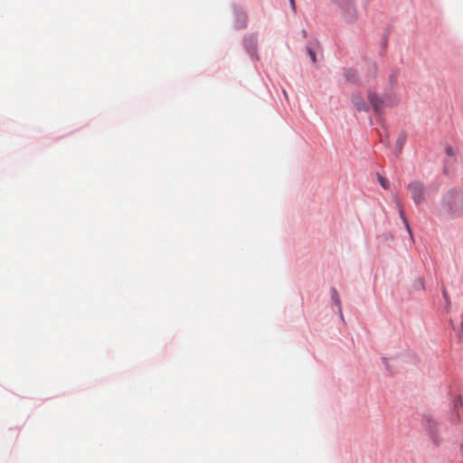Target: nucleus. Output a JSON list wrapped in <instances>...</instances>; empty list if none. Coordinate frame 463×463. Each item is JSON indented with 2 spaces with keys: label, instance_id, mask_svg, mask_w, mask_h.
<instances>
[{
  "label": "nucleus",
  "instance_id": "nucleus-1",
  "mask_svg": "<svg viewBox=\"0 0 463 463\" xmlns=\"http://www.w3.org/2000/svg\"><path fill=\"white\" fill-rule=\"evenodd\" d=\"M441 214L448 217L458 216L463 213V194L450 193L442 202Z\"/></svg>",
  "mask_w": 463,
  "mask_h": 463
},
{
  "label": "nucleus",
  "instance_id": "nucleus-2",
  "mask_svg": "<svg viewBox=\"0 0 463 463\" xmlns=\"http://www.w3.org/2000/svg\"><path fill=\"white\" fill-rule=\"evenodd\" d=\"M367 98L374 113L377 115L383 114L385 107L393 106L397 103L396 97L392 95L380 97L373 90L368 92Z\"/></svg>",
  "mask_w": 463,
  "mask_h": 463
},
{
  "label": "nucleus",
  "instance_id": "nucleus-3",
  "mask_svg": "<svg viewBox=\"0 0 463 463\" xmlns=\"http://www.w3.org/2000/svg\"><path fill=\"white\" fill-rule=\"evenodd\" d=\"M408 189L411 193L412 200L419 204L424 201V186L421 183L413 181L408 184Z\"/></svg>",
  "mask_w": 463,
  "mask_h": 463
},
{
  "label": "nucleus",
  "instance_id": "nucleus-4",
  "mask_svg": "<svg viewBox=\"0 0 463 463\" xmlns=\"http://www.w3.org/2000/svg\"><path fill=\"white\" fill-rule=\"evenodd\" d=\"M423 420L428 432L431 438H434V435L437 433V422L432 419L430 415H425Z\"/></svg>",
  "mask_w": 463,
  "mask_h": 463
},
{
  "label": "nucleus",
  "instance_id": "nucleus-5",
  "mask_svg": "<svg viewBox=\"0 0 463 463\" xmlns=\"http://www.w3.org/2000/svg\"><path fill=\"white\" fill-rule=\"evenodd\" d=\"M341 7L345 12L346 18L349 22H353L354 20L356 19V16H357L356 10L354 5H353V9L351 7L347 8L346 6H341Z\"/></svg>",
  "mask_w": 463,
  "mask_h": 463
},
{
  "label": "nucleus",
  "instance_id": "nucleus-6",
  "mask_svg": "<svg viewBox=\"0 0 463 463\" xmlns=\"http://www.w3.org/2000/svg\"><path fill=\"white\" fill-rule=\"evenodd\" d=\"M353 102L358 110L367 111L369 109L368 106L363 101L362 98L360 97H354Z\"/></svg>",
  "mask_w": 463,
  "mask_h": 463
},
{
  "label": "nucleus",
  "instance_id": "nucleus-7",
  "mask_svg": "<svg viewBox=\"0 0 463 463\" xmlns=\"http://www.w3.org/2000/svg\"><path fill=\"white\" fill-rule=\"evenodd\" d=\"M331 297L335 304L338 307L339 313L342 314L341 301L337 290L335 288H331Z\"/></svg>",
  "mask_w": 463,
  "mask_h": 463
},
{
  "label": "nucleus",
  "instance_id": "nucleus-8",
  "mask_svg": "<svg viewBox=\"0 0 463 463\" xmlns=\"http://www.w3.org/2000/svg\"><path fill=\"white\" fill-rule=\"evenodd\" d=\"M395 202H396L397 207L399 209L400 215L402 218V220H403V222H404L408 231L410 232V226H409L408 222H407V220L405 218L403 208H402L400 201L396 197H395Z\"/></svg>",
  "mask_w": 463,
  "mask_h": 463
},
{
  "label": "nucleus",
  "instance_id": "nucleus-9",
  "mask_svg": "<svg viewBox=\"0 0 463 463\" xmlns=\"http://www.w3.org/2000/svg\"><path fill=\"white\" fill-rule=\"evenodd\" d=\"M345 78L349 81H355L357 79L356 71L353 69H349L345 72Z\"/></svg>",
  "mask_w": 463,
  "mask_h": 463
},
{
  "label": "nucleus",
  "instance_id": "nucleus-10",
  "mask_svg": "<svg viewBox=\"0 0 463 463\" xmlns=\"http://www.w3.org/2000/svg\"><path fill=\"white\" fill-rule=\"evenodd\" d=\"M340 6H346L347 8L351 7L353 9V2L352 0H333Z\"/></svg>",
  "mask_w": 463,
  "mask_h": 463
},
{
  "label": "nucleus",
  "instance_id": "nucleus-11",
  "mask_svg": "<svg viewBox=\"0 0 463 463\" xmlns=\"http://www.w3.org/2000/svg\"><path fill=\"white\" fill-rule=\"evenodd\" d=\"M406 141V136L404 134H401L397 139L396 145L399 150L401 151L404 143Z\"/></svg>",
  "mask_w": 463,
  "mask_h": 463
},
{
  "label": "nucleus",
  "instance_id": "nucleus-12",
  "mask_svg": "<svg viewBox=\"0 0 463 463\" xmlns=\"http://www.w3.org/2000/svg\"><path fill=\"white\" fill-rule=\"evenodd\" d=\"M378 180H379V183L380 184L382 185V187L383 189H388L389 188V182L387 181L386 178L381 176V175H378Z\"/></svg>",
  "mask_w": 463,
  "mask_h": 463
},
{
  "label": "nucleus",
  "instance_id": "nucleus-13",
  "mask_svg": "<svg viewBox=\"0 0 463 463\" xmlns=\"http://www.w3.org/2000/svg\"><path fill=\"white\" fill-rule=\"evenodd\" d=\"M307 53H308V56L310 57V60L312 61V62L316 63L317 62V56H316L315 52L308 48L307 49Z\"/></svg>",
  "mask_w": 463,
  "mask_h": 463
},
{
  "label": "nucleus",
  "instance_id": "nucleus-14",
  "mask_svg": "<svg viewBox=\"0 0 463 463\" xmlns=\"http://www.w3.org/2000/svg\"><path fill=\"white\" fill-rule=\"evenodd\" d=\"M442 295H443V297H444V298H445V300L447 302V306L449 307V305H450V298H449V294H448V292H447L445 288H442Z\"/></svg>",
  "mask_w": 463,
  "mask_h": 463
},
{
  "label": "nucleus",
  "instance_id": "nucleus-15",
  "mask_svg": "<svg viewBox=\"0 0 463 463\" xmlns=\"http://www.w3.org/2000/svg\"><path fill=\"white\" fill-rule=\"evenodd\" d=\"M290 4L293 7H295V3H294V0H290Z\"/></svg>",
  "mask_w": 463,
  "mask_h": 463
},
{
  "label": "nucleus",
  "instance_id": "nucleus-16",
  "mask_svg": "<svg viewBox=\"0 0 463 463\" xmlns=\"http://www.w3.org/2000/svg\"><path fill=\"white\" fill-rule=\"evenodd\" d=\"M283 95H284L285 98H288V94H287V92L285 90L283 91Z\"/></svg>",
  "mask_w": 463,
  "mask_h": 463
}]
</instances>
